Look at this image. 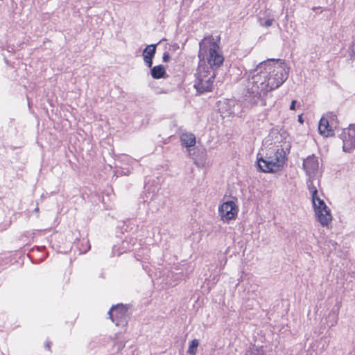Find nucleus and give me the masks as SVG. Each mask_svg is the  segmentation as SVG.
Instances as JSON below:
<instances>
[{
    "label": "nucleus",
    "instance_id": "4468645a",
    "mask_svg": "<svg viewBox=\"0 0 355 355\" xmlns=\"http://www.w3.org/2000/svg\"><path fill=\"white\" fill-rule=\"evenodd\" d=\"M156 46L157 44H150L147 46L143 51V57L153 58L156 53Z\"/></svg>",
    "mask_w": 355,
    "mask_h": 355
},
{
    "label": "nucleus",
    "instance_id": "aec40b11",
    "mask_svg": "<svg viewBox=\"0 0 355 355\" xmlns=\"http://www.w3.org/2000/svg\"><path fill=\"white\" fill-rule=\"evenodd\" d=\"M296 102H297V101H295V100H294V101H293L291 102V105H290V110H294L295 109V104H296Z\"/></svg>",
    "mask_w": 355,
    "mask_h": 355
},
{
    "label": "nucleus",
    "instance_id": "393cba45",
    "mask_svg": "<svg viewBox=\"0 0 355 355\" xmlns=\"http://www.w3.org/2000/svg\"><path fill=\"white\" fill-rule=\"evenodd\" d=\"M35 211H36L37 213L39 211V208L36 207L35 209Z\"/></svg>",
    "mask_w": 355,
    "mask_h": 355
},
{
    "label": "nucleus",
    "instance_id": "423d86ee",
    "mask_svg": "<svg viewBox=\"0 0 355 355\" xmlns=\"http://www.w3.org/2000/svg\"><path fill=\"white\" fill-rule=\"evenodd\" d=\"M110 318L116 326H124L127 324L128 307L123 304L113 306L108 312Z\"/></svg>",
    "mask_w": 355,
    "mask_h": 355
},
{
    "label": "nucleus",
    "instance_id": "7ed1b4c3",
    "mask_svg": "<svg viewBox=\"0 0 355 355\" xmlns=\"http://www.w3.org/2000/svg\"><path fill=\"white\" fill-rule=\"evenodd\" d=\"M286 151L283 148L270 147L266 150L265 155H257L258 168L263 173H276L282 169L286 160Z\"/></svg>",
    "mask_w": 355,
    "mask_h": 355
},
{
    "label": "nucleus",
    "instance_id": "1a4fd4ad",
    "mask_svg": "<svg viewBox=\"0 0 355 355\" xmlns=\"http://www.w3.org/2000/svg\"><path fill=\"white\" fill-rule=\"evenodd\" d=\"M303 168L309 177H315L319 168L318 157L312 155L304 159Z\"/></svg>",
    "mask_w": 355,
    "mask_h": 355
},
{
    "label": "nucleus",
    "instance_id": "b1692460",
    "mask_svg": "<svg viewBox=\"0 0 355 355\" xmlns=\"http://www.w3.org/2000/svg\"><path fill=\"white\" fill-rule=\"evenodd\" d=\"M298 121H299L300 122L302 123V121H302V116H299V117H298Z\"/></svg>",
    "mask_w": 355,
    "mask_h": 355
},
{
    "label": "nucleus",
    "instance_id": "f3484780",
    "mask_svg": "<svg viewBox=\"0 0 355 355\" xmlns=\"http://www.w3.org/2000/svg\"><path fill=\"white\" fill-rule=\"evenodd\" d=\"M144 60L148 67H151L153 64V58H144Z\"/></svg>",
    "mask_w": 355,
    "mask_h": 355
},
{
    "label": "nucleus",
    "instance_id": "9d476101",
    "mask_svg": "<svg viewBox=\"0 0 355 355\" xmlns=\"http://www.w3.org/2000/svg\"><path fill=\"white\" fill-rule=\"evenodd\" d=\"M338 121H329L325 117H322L319 122V132L324 137H332L334 135V128H336Z\"/></svg>",
    "mask_w": 355,
    "mask_h": 355
},
{
    "label": "nucleus",
    "instance_id": "f03ea898",
    "mask_svg": "<svg viewBox=\"0 0 355 355\" xmlns=\"http://www.w3.org/2000/svg\"><path fill=\"white\" fill-rule=\"evenodd\" d=\"M199 65L214 70L219 68L224 62V57L218 44L210 35L204 37L199 43Z\"/></svg>",
    "mask_w": 355,
    "mask_h": 355
},
{
    "label": "nucleus",
    "instance_id": "20e7f679",
    "mask_svg": "<svg viewBox=\"0 0 355 355\" xmlns=\"http://www.w3.org/2000/svg\"><path fill=\"white\" fill-rule=\"evenodd\" d=\"M216 76L214 70L207 67L198 66L194 87L199 93L210 92Z\"/></svg>",
    "mask_w": 355,
    "mask_h": 355
},
{
    "label": "nucleus",
    "instance_id": "a211bd4d",
    "mask_svg": "<svg viewBox=\"0 0 355 355\" xmlns=\"http://www.w3.org/2000/svg\"><path fill=\"white\" fill-rule=\"evenodd\" d=\"M273 21V19H267L266 21H265L263 26H265L266 27H269L272 24Z\"/></svg>",
    "mask_w": 355,
    "mask_h": 355
},
{
    "label": "nucleus",
    "instance_id": "412c9836",
    "mask_svg": "<svg viewBox=\"0 0 355 355\" xmlns=\"http://www.w3.org/2000/svg\"><path fill=\"white\" fill-rule=\"evenodd\" d=\"M329 117H330L329 121H335V120H336V116L331 113L330 114Z\"/></svg>",
    "mask_w": 355,
    "mask_h": 355
},
{
    "label": "nucleus",
    "instance_id": "ddd939ff",
    "mask_svg": "<svg viewBox=\"0 0 355 355\" xmlns=\"http://www.w3.org/2000/svg\"><path fill=\"white\" fill-rule=\"evenodd\" d=\"M314 177H309V180H308V182H307V187H308V189L310 191V193H311V198H316L318 196V189H317V187L314 184Z\"/></svg>",
    "mask_w": 355,
    "mask_h": 355
},
{
    "label": "nucleus",
    "instance_id": "6ab92c4d",
    "mask_svg": "<svg viewBox=\"0 0 355 355\" xmlns=\"http://www.w3.org/2000/svg\"><path fill=\"white\" fill-rule=\"evenodd\" d=\"M162 60L164 62H168L170 60V55L168 53L165 52L163 55Z\"/></svg>",
    "mask_w": 355,
    "mask_h": 355
},
{
    "label": "nucleus",
    "instance_id": "4be33fe9",
    "mask_svg": "<svg viewBox=\"0 0 355 355\" xmlns=\"http://www.w3.org/2000/svg\"><path fill=\"white\" fill-rule=\"evenodd\" d=\"M199 167H201L204 165V162L203 161H201V162H198V161H195L194 162Z\"/></svg>",
    "mask_w": 355,
    "mask_h": 355
},
{
    "label": "nucleus",
    "instance_id": "39448f33",
    "mask_svg": "<svg viewBox=\"0 0 355 355\" xmlns=\"http://www.w3.org/2000/svg\"><path fill=\"white\" fill-rule=\"evenodd\" d=\"M315 216L321 225L327 227L332 220L330 209L319 196L311 199Z\"/></svg>",
    "mask_w": 355,
    "mask_h": 355
},
{
    "label": "nucleus",
    "instance_id": "0eeeda50",
    "mask_svg": "<svg viewBox=\"0 0 355 355\" xmlns=\"http://www.w3.org/2000/svg\"><path fill=\"white\" fill-rule=\"evenodd\" d=\"M340 138L343 140V149L345 152L349 153L355 148V125H349L348 128H344Z\"/></svg>",
    "mask_w": 355,
    "mask_h": 355
},
{
    "label": "nucleus",
    "instance_id": "f8f14e48",
    "mask_svg": "<svg viewBox=\"0 0 355 355\" xmlns=\"http://www.w3.org/2000/svg\"><path fill=\"white\" fill-rule=\"evenodd\" d=\"M151 76L155 79L164 78L166 75L165 68L162 65H158L151 69Z\"/></svg>",
    "mask_w": 355,
    "mask_h": 355
},
{
    "label": "nucleus",
    "instance_id": "2eb2a0df",
    "mask_svg": "<svg viewBox=\"0 0 355 355\" xmlns=\"http://www.w3.org/2000/svg\"><path fill=\"white\" fill-rule=\"evenodd\" d=\"M198 345L199 342L198 340H193L189 345L188 353L190 354L191 355H195L196 354Z\"/></svg>",
    "mask_w": 355,
    "mask_h": 355
},
{
    "label": "nucleus",
    "instance_id": "5701e85b",
    "mask_svg": "<svg viewBox=\"0 0 355 355\" xmlns=\"http://www.w3.org/2000/svg\"><path fill=\"white\" fill-rule=\"evenodd\" d=\"M45 347H46L47 349L50 350V343H49V342H48V343H46V344L45 345Z\"/></svg>",
    "mask_w": 355,
    "mask_h": 355
},
{
    "label": "nucleus",
    "instance_id": "dca6fc26",
    "mask_svg": "<svg viewBox=\"0 0 355 355\" xmlns=\"http://www.w3.org/2000/svg\"><path fill=\"white\" fill-rule=\"evenodd\" d=\"M246 355H261L257 348H254L246 353Z\"/></svg>",
    "mask_w": 355,
    "mask_h": 355
},
{
    "label": "nucleus",
    "instance_id": "9b49d317",
    "mask_svg": "<svg viewBox=\"0 0 355 355\" xmlns=\"http://www.w3.org/2000/svg\"><path fill=\"white\" fill-rule=\"evenodd\" d=\"M182 144L187 148L193 147L196 145V136L193 133H183L180 136Z\"/></svg>",
    "mask_w": 355,
    "mask_h": 355
},
{
    "label": "nucleus",
    "instance_id": "6e6552de",
    "mask_svg": "<svg viewBox=\"0 0 355 355\" xmlns=\"http://www.w3.org/2000/svg\"><path fill=\"white\" fill-rule=\"evenodd\" d=\"M219 213L221 219L224 222H227L236 218L238 213V208L233 201H227L219 207Z\"/></svg>",
    "mask_w": 355,
    "mask_h": 355
},
{
    "label": "nucleus",
    "instance_id": "f257e3e1",
    "mask_svg": "<svg viewBox=\"0 0 355 355\" xmlns=\"http://www.w3.org/2000/svg\"><path fill=\"white\" fill-rule=\"evenodd\" d=\"M288 77L286 63L282 60H268L257 64L248 75L245 101L251 105H266L264 96L278 88Z\"/></svg>",
    "mask_w": 355,
    "mask_h": 355
}]
</instances>
